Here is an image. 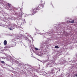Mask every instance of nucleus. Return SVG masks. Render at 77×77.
I'll use <instances>...</instances> for the list:
<instances>
[{"label":"nucleus","mask_w":77,"mask_h":77,"mask_svg":"<svg viewBox=\"0 0 77 77\" xmlns=\"http://www.w3.org/2000/svg\"><path fill=\"white\" fill-rule=\"evenodd\" d=\"M60 69H59V71H60Z\"/></svg>","instance_id":"f8f14e48"},{"label":"nucleus","mask_w":77,"mask_h":77,"mask_svg":"<svg viewBox=\"0 0 77 77\" xmlns=\"http://www.w3.org/2000/svg\"><path fill=\"white\" fill-rule=\"evenodd\" d=\"M35 49L36 50H39V49L36 48H35Z\"/></svg>","instance_id":"6e6552de"},{"label":"nucleus","mask_w":77,"mask_h":77,"mask_svg":"<svg viewBox=\"0 0 77 77\" xmlns=\"http://www.w3.org/2000/svg\"><path fill=\"white\" fill-rule=\"evenodd\" d=\"M37 7H36L35 8H34L32 12H33V13H32V15H34V14H35L36 13V10H38L36 9V8Z\"/></svg>","instance_id":"f03ea898"},{"label":"nucleus","mask_w":77,"mask_h":77,"mask_svg":"<svg viewBox=\"0 0 77 77\" xmlns=\"http://www.w3.org/2000/svg\"><path fill=\"white\" fill-rule=\"evenodd\" d=\"M1 62L2 63H5V62L3 61H1Z\"/></svg>","instance_id":"1a4fd4ad"},{"label":"nucleus","mask_w":77,"mask_h":77,"mask_svg":"<svg viewBox=\"0 0 77 77\" xmlns=\"http://www.w3.org/2000/svg\"><path fill=\"white\" fill-rule=\"evenodd\" d=\"M7 5H8V7H9L10 8V7H11V4L9 3H8Z\"/></svg>","instance_id":"39448f33"},{"label":"nucleus","mask_w":77,"mask_h":77,"mask_svg":"<svg viewBox=\"0 0 77 77\" xmlns=\"http://www.w3.org/2000/svg\"><path fill=\"white\" fill-rule=\"evenodd\" d=\"M67 22H69V23H74V20H72L71 21H67Z\"/></svg>","instance_id":"7ed1b4c3"},{"label":"nucleus","mask_w":77,"mask_h":77,"mask_svg":"<svg viewBox=\"0 0 77 77\" xmlns=\"http://www.w3.org/2000/svg\"><path fill=\"white\" fill-rule=\"evenodd\" d=\"M54 48H59V47L57 45L55 46Z\"/></svg>","instance_id":"423d86ee"},{"label":"nucleus","mask_w":77,"mask_h":77,"mask_svg":"<svg viewBox=\"0 0 77 77\" xmlns=\"http://www.w3.org/2000/svg\"><path fill=\"white\" fill-rule=\"evenodd\" d=\"M4 44L5 45H6L7 44V41L6 40H5L4 41Z\"/></svg>","instance_id":"20e7f679"},{"label":"nucleus","mask_w":77,"mask_h":77,"mask_svg":"<svg viewBox=\"0 0 77 77\" xmlns=\"http://www.w3.org/2000/svg\"><path fill=\"white\" fill-rule=\"evenodd\" d=\"M53 71H54V68H53L52 69V70H51V73H53Z\"/></svg>","instance_id":"0eeeda50"},{"label":"nucleus","mask_w":77,"mask_h":77,"mask_svg":"<svg viewBox=\"0 0 77 77\" xmlns=\"http://www.w3.org/2000/svg\"><path fill=\"white\" fill-rule=\"evenodd\" d=\"M8 29L10 30H12V28H8Z\"/></svg>","instance_id":"9b49d317"},{"label":"nucleus","mask_w":77,"mask_h":77,"mask_svg":"<svg viewBox=\"0 0 77 77\" xmlns=\"http://www.w3.org/2000/svg\"><path fill=\"white\" fill-rule=\"evenodd\" d=\"M10 26L11 27H13V26H14V25H12V24H11L10 25Z\"/></svg>","instance_id":"9d476101"},{"label":"nucleus","mask_w":77,"mask_h":77,"mask_svg":"<svg viewBox=\"0 0 77 77\" xmlns=\"http://www.w3.org/2000/svg\"><path fill=\"white\" fill-rule=\"evenodd\" d=\"M40 2L42 3L38 5V7H37L36 9L38 10H40L42 8L44 7V5L45 4V2L43 0H41Z\"/></svg>","instance_id":"f257e3e1"}]
</instances>
